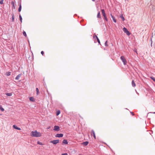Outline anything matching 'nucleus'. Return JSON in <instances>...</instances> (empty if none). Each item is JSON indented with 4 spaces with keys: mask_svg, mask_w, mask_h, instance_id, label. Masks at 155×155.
<instances>
[{
    "mask_svg": "<svg viewBox=\"0 0 155 155\" xmlns=\"http://www.w3.org/2000/svg\"><path fill=\"white\" fill-rule=\"evenodd\" d=\"M130 113H131V114H132V115L133 116L134 115V113L132 112H130Z\"/></svg>",
    "mask_w": 155,
    "mask_h": 155,
    "instance_id": "f704fd0d",
    "label": "nucleus"
},
{
    "mask_svg": "<svg viewBox=\"0 0 155 155\" xmlns=\"http://www.w3.org/2000/svg\"><path fill=\"white\" fill-rule=\"evenodd\" d=\"M62 155H68L67 153H62Z\"/></svg>",
    "mask_w": 155,
    "mask_h": 155,
    "instance_id": "72a5a7b5",
    "label": "nucleus"
},
{
    "mask_svg": "<svg viewBox=\"0 0 155 155\" xmlns=\"http://www.w3.org/2000/svg\"><path fill=\"white\" fill-rule=\"evenodd\" d=\"M94 2L95 1V0H92Z\"/></svg>",
    "mask_w": 155,
    "mask_h": 155,
    "instance_id": "c9c22d12",
    "label": "nucleus"
},
{
    "mask_svg": "<svg viewBox=\"0 0 155 155\" xmlns=\"http://www.w3.org/2000/svg\"><path fill=\"white\" fill-rule=\"evenodd\" d=\"M110 15L112 18L113 21L115 23L116 22L117 20L112 15V14H110Z\"/></svg>",
    "mask_w": 155,
    "mask_h": 155,
    "instance_id": "9d476101",
    "label": "nucleus"
},
{
    "mask_svg": "<svg viewBox=\"0 0 155 155\" xmlns=\"http://www.w3.org/2000/svg\"><path fill=\"white\" fill-rule=\"evenodd\" d=\"M91 136H93L94 138L96 139V136L95 134V132L94 130H92L91 131Z\"/></svg>",
    "mask_w": 155,
    "mask_h": 155,
    "instance_id": "0eeeda50",
    "label": "nucleus"
},
{
    "mask_svg": "<svg viewBox=\"0 0 155 155\" xmlns=\"http://www.w3.org/2000/svg\"><path fill=\"white\" fill-rule=\"evenodd\" d=\"M37 143H38V144L40 145H43V144L41 142H39V141H38Z\"/></svg>",
    "mask_w": 155,
    "mask_h": 155,
    "instance_id": "c85d7f7f",
    "label": "nucleus"
},
{
    "mask_svg": "<svg viewBox=\"0 0 155 155\" xmlns=\"http://www.w3.org/2000/svg\"><path fill=\"white\" fill-rule=\"evenodd\" d=\"M101 11L102 15L104 17V19L106 21H108V19L107 17L104 10V9H102L101 10Z\"/></svg>",
    "mask_w": 155,
    "mask_h": 155,
    "instance_id": "f03ea898",
    "label": "nucleus"
},
{
    "mask_svg": "<svg viewBox=\"0 0 155 155\" xmlns=\"http://www.w3.org/2000/svg\"><path fill=\"white\" fill-rule=\"evenodd\" d=\"M0 109L2 110V111H3L4 110V109L2 107V106H0Z\"/></svg>",
    "mask_w": 155,
    "mask_h": 155,
    "instance_id": "cd10ccee",
    "label": "nucleus"
},
{
    "mask_svg": "<svg viewBox=\"0 0 155 155\" xmlns=\"http://www.w3.org/2000/svg\"><path fill=\"white\" fill-rule=\"evenodd\" d=\"M63 134H56V135L55 136V137H63Z\"/></svg>",
    "mask_w": 155,
    "mask_h": 155,
    "instance_id": "1a4fd4ad",
    "label": "nucleus"
},
{
    "mask_svg": "<svg viewBox=\"0 0 155 155\" xmlns=\"http://www.w3.org/2000/svg\"><path fill=\"white\" fill-rule=\"evenodd\" d=\"M152 113H153V114H155V112H153Z\"/></svg>",
    "mask_w": 155,
    "mask_h": 155,
    "instance_id": "e433bc0d",
    "label": "nucleus"
},
{
    "mask_svg": "<svg viewBox=\"0 0 155 155\" xmlns=\"http://www.w3.org/2000/svg\"><path fill=\"white\" fill-rule=\"evenodd\" d=\"M11 72L8 71L6 72L5 75L7 76H9L11 75Z\"/></svg>",
    "mask_w": 155,
    "mask_h": 155,
    "instance_id": "aec40b11",
    "label": "nucleus"
},
{
    "mask_svg": "<svg viewBox=\"0 0 155 155\" xmlns=\"http://www.w3.org/2000/svg\"><path fill=\"white\" fill-rule=\"evenodd\" d=\"M5 94L6 95L8 96H11L12 95V93H5Z\"/></svg>",
    "mask_w": 155,
    "mask_h": 155,
    "instance_id": "412c9836",
    "label": "nucleus"
},
{
    "mask_svg": "<svg viewBox=\"0 0 155 155\" xmlns=\"http://www.w3.org/2000/svg\"><path fill=\"white\" fill-rule=\"evenodd\" d=\"M93 38H94L95 39H96L95 38H96V39L97 40V41L98 43L99 44H100V40H99V39L98 38V37H97V35H94L93 36Z\"/></svg>",
    "mask_w": 155,
    "mask_h": 155,
    "instance_id": "6e6552de",
    "label": "nucleus"
},
{
    "mask_svg": "<svg viewBox=\"0 0 155 155\" xmlns=\"http://www.w3.org/2000/svg\"><path fill=\"white\" fill-rule=\"evenodd\" d=\"M120 17L122 19V20L123 21H124L125 20V18H124V17L123 16V15H120Z\"/></svg>",
    "mask_w": 155,
    "mask_h": 155,
    "instance_id": "393cba45",
    "label": "nucleus"
},
{
    "mask_svg": "<svg viewBox=\"0 0 155 155\" xmlns=\"http://www.w3.org/2000/svg\"><path fill=\"white\" fill-rule=\"evenodd\" d=\"M105 46L106 47L108 46V45L107 44V41H106L105 43Z\"/></svg>",
    "mask_w": 155,
    "mask_h": 155,
    "instance_id": "7c9ffc66",
    "label": "nucleus"
},
{
    "mask_svg": "<svg viewBox=\"0 0 155 155\" xmlns=\"http://www.w3.org/2000/svg\"><path fill=\"white\" fill-rule=\"evenodd\" d=\"M12 22L14 21V14H12Z\"/></svg>",
    "mask_w": 155,
    "mask_h": 155,
    "instance_id": "4be33fe9",
    "label": "nucleus"
},
{
    "mask_svg": "<svg viewBox=\"0 0 155 155\" xmlns=\"http://www.w3.org/2000/svg\"><path fill=\"white\" fill-rule=\"evenodd\" d=\"M62 143L65 144H68L67 140L66 139H64L62 141Z\"/></svg>",
    "mask_w": 155,
    "mask_h": 155,
    "instance_id": "4468645a",
    "label": "nucleus"
},
{
    "mask_svg": "<svg viewBox=\"0 0 155 155\" xmlns=\"http://www.w3.org/2000/svg\"><path fill=\"white\" fill-rule=\"evenodd\" d=\"M31 135L32 137H40L41 136V133L37 132L36 130L32 131L31 133Z\"/></svg>",
    "mask_w": 155,
    "mask_h": 155,
    "instance_id": "f257e3e1",
    "label": "nucleus"
},
{
    "mask_svg": "<svg viewBox=\"0 0 155 155\" xmlns=\"http://www.w3.org/2000/svg\"><path fill=\"white\" fill-rule=\"evenodd\" d=\"M41 54H42V55H43L44 54V52L43 51H41Z\"/></svg>",
    "mask_w": 155,
    "mask_h": 155,
    "instance_id": "473e14b6",
    "label": "nucleus"
},
{
    "mask_svg": "<svg viewBox=\"0 0 155 155\" xmlns=\"http://www.w3.org/2000/svg\"><path fill=\"white\" fill-rule=\"evenodd\" d=\"M97 17L98 18H101V17L100 15V12L99 11L97 13Z\"/></svg>",
    "mask_w": 155,
    "mask_h": 155,
    "instance_id": "6ab92c4d",
    "label": "nucleus"
},
{
    "mask_svg": "<svg viewBox=\"0 0 155 155\" xmlns=\"http://www.w3.org/2000/svg\"><path fill=\"white\" fill-rule=\"evenodd\" d=\"M21 3H20V4L19 7L18 9V11L19 12H20L21 11Z\"/></svg>",
    "mask_w": 155,
    "mask_h": 155,
    "instance_id": "a211bd4d",
    "label": "nucleus"
},
{
    "mask_svg": "<svg viewBox=\"0 0 155 155\" xmlns=\"http://www.w3.org/2000/svg\"><path fill=\"white\" fill-rule=\"evenodd\" d=\"M11 4L12 5V8L13 9H15V5L13 1H12L11 2Z\"/></svg>",
    "mask_w": 155,
    "mask_h": 155,
    "instance_id": "f3484780",
    "label": "nucleus"
},
{
    "mask_svg": "<svg viewBox=\"0 0 155 155\" xmlns=\"http://www.w3.org/2000/svg\"><path fill=\"white\" fill-rule=\"evenodd\" d=\"M151 79L153 80V81L155 82V78L153 77H151Z\"/></svg>",
    "mask_w": 155,
    "mask_h": 155,
    "instance_id": "2f4dec72",
    "label": "nucleus"
},
{
    "mask_svg": "<svg viewBox=\"0 0 155 155\" xmlns=\"http://www.w3.org/2000/svg\"><path fill=\"white\" fill-rule=\"evenodd\" d=\"M123 31L127 35H130V33L126 28L124 27L123 28Z\"/></svg>",
    "mask_w": 155,
    "mask_h": 155,
    "instance_id": "20e7f679",
    "label": "nucleus"
},
{
    "mask_svg": "<svg viewBox=\"0 0 155 155\" xmlns=\"http://www.w3.org/2000/svg\"><path fill=\"white\" fill-rule=\"evenodd\" d=\"M120 58L121 61L123 62L124 65H126L127 63V61L126 60V59L123 56H122L120 57Z\"/></svg>",
    "mask_w": 155,
    "mask_h": 155,
    "instance_id": "7ed1b4c3",
    "label": "nucleus"
},
{
    "mask_svg": "<svg viewBox=\"0 0 155 155\" xmlns=\"http://www.w3.org/2000/svg\"><path fill=\"white\" fill-rule=\"evenodd\" d=\"M23 34L25 37H26L27 36V35H26V33L25 31H23Z\"/></svg>",
    "mask_w": 155,
    "mask_h": 155,
    "instance_id": "bb28decb",
    "label": "nucleus"
},
{
    "mask_svg": "<svg viewBox=\"0 0 155 155\" xmlns=\"http://www.w3.org/2000/svg\"><path fill=\"white\" fill-rule=\"evenodd\" d=\"M29 100L30 101L33 102H35V99L33 97H30Z\"/></svg>",
    "mask_w": 155,
    "mask_h": 155,
    "instance_id": "f8f14e48",
    "label": "nucleus"
},
{
    "mask_svg": "<svg viewBox=\"0 0 155 155\" xmlns=\"http://www.w3.org/2000/svg\"><path fill=\"white\" fill-rule=\"evenodd\" d=\"M3 2H4V0H1L0 1V4L1 5L2 4H3Z\"/></svg>",
    "mask_w": 155,
    "mask_h": 155,
    "instance_id": "c756f323",
    "label": "nucleus"
},
{
    "mask_svg": "<svg viewBox=\"0 0 155 155\" xmlns=\"http://www.w3.org/2000/svg\"><path fill=\"white\" fill-rule=\"evenodd\" d=\"M13 127L14 129L18 130H21V129L17 127L16 125H13Z\"/></svg>",
    "mask_w": 155,
    "mask_h": 155,
    "instance_id": "ddd939ff",
    "label": "nucleus"
},
{
    "mask_svg": "<svg viewBox=\"0 0 155 155\" xmlns=\"http://www.w3.org/2000/svg\"><path fill=\"white\" fill-rule=\"evenodd\" d=\"M19 19H20L21 22L22 23V18L20 14L19 15Z\"/></svg>",
    "mask_w": 155,
    "mask_h": 155,
    "instance_id": "b1692460",
    "label": "nucleus"
},
{
    "mask_svg": "<svg viewBox=\"0 0 155 155\" xmlns=\"http://www.w3.org/2000/svg\"><path fill=\"white\" fill-rule=\"evenodd\" d=\"M22 74H18L15 78V79L16 80H18L19 78L21 76Z\"/></svg>",
    "mask_w": 155,
    "mask_h": 155,
    "instance_id": "9b49d317",
    "label": "nucleus"
},
{
    "mask_svg": "<svg viewBox=\"0 0 155 155\" xmlns=\"http://www.w3.org/2000/svg\"><path fill=\"white\" fill-rule=\"evenodd\" d=\"M59 142V140H53L51 141L50 143H52L56 145L57 143H58Z\"/></svg>",
    "mask_w": 155,
    "mask_h": 155,
    "instance_id": "39448f33",
    "label": "nucleus"
},
{
    "mask_svg": "<svg viewBox=\"0 0 155 155\" xmlns=\"http://www.w3.org/2000/svg\"><path fill=\"white\" fill-rule=\"evenodd\" d=\"M88 142L87 141H86L84 142H83L82 144L84 145V146H86L88 145Z\"/></svg>",
    "mask_w": 155,
    "mask_h": 155,
    "instance_id": "2eb2a0df",
    "label": "nucleus"
},
{
    "mask_svg": "<svg viewBox=\"0 0 155 155\" xmlns=\"http://www.w3.org/2000/svg\"><path fill=\"white\" fill-rule=\"evenodd\" d=\"M54 130L55 131H58L60 130V127L58 126H55Z\"/></svg>",
    "mask_w": 155,
    "mask_h": 155,
    "instance_id": "423d86ee",
    "label": "nucleus"
},
{
    "mask_svg": "<svg viewBox=\"0 0 155 155\" xmlns=\"http://www.w3.org/2000/svg\"><path fill=\"white\" fill-rule=\"evenodd\" d=\"M60 113V111L59 110L57 111L56 112V115L58 116L59 115Z\"/></svg>",
    "mask_w": 155,
    "mask_h": 155,
    "instance_id": "a878e982",
    "label": "nucleus"
},
{
    "mask_svg": "<svg viewBox=\"0 0 155 155\" xmlns=\"http://www.w3.org/2000/svg\"><path fill=\"white\" fill-rule=\"evenodd\" d=\"M36 94L37 95H38L39 94V91L38 88H36Z\"/></svg>",
    "mask_w": 155,
    "mask_h": 155,
    "instance_id": "5701e85b",
    "label": "nucleus"
},
{
    "mask_svg": "<svg viewBox=\"0 0 155 155\" xmlns=\"http://www.w3.org/2000/svg\"><path fill=\"white\" fill-rule=\"evenodd\" d=\"M131 84H132V87H135L136 86V84H135V83L134 82V80H133L132 81V82H131Z\"/></svg>",
    "mask_w": 155,
    "mask_h": 155,
    "instance_id": "dca6fc26",
    "label": "nucleus"
}]
</instances>
